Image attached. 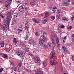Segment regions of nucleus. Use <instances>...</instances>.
Masks as SVG:
<instances>
[{
	"instance_id": "obj_41",
	"label": "nucleus",
	"mask_w": 74,
	"mask_h": 74,
	"mask_svg": "<svg viewBox=\"0 0 74 74\" xmlns=\"http://www.w3.org/2000/svg\"><path fill=\"white\" fill-rule=\"evenodd\" d=\"M52 56H55V52L54 51L53 52L52 54Z\"/></svg>"
},
{
	"instance_id": "obj_37",
	"label": "nucleus",
	"mask_w": 74,
	"mask_h": 74,
	"mask_svg": "<svg viewBox=\"0 0 74 74\" xmlns=\"http://www.w3.org/2000/svg\"><path fill=\"white\" fill-rule=\"evenodd\" d=\"M29 0H26L25 1V4H27L29 3Z\"/></svg>"
},
{
	"instance_id": "obj_59",
	"label": "nucleus",
	"mask_w": 74,
	"mask_h": 74,
	"mask_svg": "<svg viewBox=\"0 0 74 74\" xmlns=\"http://www.w3.org/2000/svg\"><path fill=\"white\" fill-rule=\"evenodd\" d=\"M52 8V7H50L49 8V9L50 10H51V9Z\"/></svg>"
},
{
	"instance_id": "obj_1",
	"label": "nucleus",
	"mask_w": 74,
	"mask_h": 74,
	"mask_svg": "<svg viewBox=\"0 0 74 74\" xmlns=\"http://www.w3.org/2000/svg\"><path fill=\"white\" fill-rule=\"evenodd\" d=\"M46 40L45 39H42V36L39 39V44L42 47L47 48V45L45 44V42H46Z\"/></svg>"
},
{
	"instance_id": "obj_47",
	"label": "nucleus",
	"mask_w": 74,
	"mask_h": 74,
	"mask_svg": "<svg viewBox=\"0 0 74 74\" xmlns=\"http://www.w3.org/2000/svg\"><path fill=\"white\" fill-rule=\"evenodd\" d=\"M40 47H37V48H36V49H37V50L39 51V50L40 49Z\"/></svg>"
},
{
	"instance_id": "obj_8",
	"label": "nucleus",
	"mask_w": 74,
	"mask_h": 74,
	"mask_svg": "<svg viewBox=\"0 0 74 74\" xmlns=\"http://www.w3.org/2000/svg\"><path fill=\"white\" fill-rule=\"evenodd\" d=\"M29 22L27 21H26L25 23V29L26 30H27L28 29L29 27Z\"/></svg>"
},
{
	"instance_id": "obj_19",
	"label": "nucleus",
	"mask_w": 74,
	"mask_h": 74,
	"mask_svg": "<svg viewBox=\"0 0 74 74\" xmlns=\"http://www.w3.org/2000/svg\"><path fill=\"white\" fill-rule=\"evenodd\" d=\"M50 63L52 65H55V63L53 61V60H52L50 61Z\"/></svg>"
},
{
	"instance_id": "obj_35",
	"label": "nucleus",
	"mask_w": 74,
	"mask_h": 74,
	"mask_svg": "<svg viewBox=\"0 0 74 74\" xmlns=\"http://www.w3.org/2000/svg\"><path fill=\"white\" fill-rule=\"evenodd\" d=\"M36 36H39L40 35H39V34H38V33H37V32H35V33Z\"/></svg>"
},
{
	"instance_id": "obj_25",
	"label": "nucleus",
	"mask_w": 74,
	"mask_h": 74,
	"mask_svg": "<svg viewBox=\"0 0 74 74\" xmlns=\"http://www.w3.org/2000/svg\"><path fill=\"white\" fill-rule=\"evenodd\" d=\"M3 58H5V59H6V58H8V56H7V55L6 54H3Z\"/></svg>"
},
{
	"instance_id": "obj_33",
	"label": "nucleus",
	"mask_w": 74,
	"mask_h": 74,
	"mask_svg": "<svg viewBox=\"0 0 74 74\" xmlns=\"http://www.w3.org/2000/svg\"><path fill=\"white\" fill-rule=\"evenodd\" d=\"M35 3H36V2L34 1H33L31 2V4H32V5H34Z\"/></svg>"
},
{
	"instance_id": "obj_46",
	"label": "nucleus",
	"mask_w": 74,
	"mask_h": 74,
	"mask_svg": "<svg viewBox=\"0 0 74 74\" xmlns=\"http://www.w3.org/2000/svg\"><path fill=\"white\" fill-rule=\"evenodd\" d=\"M66 38H67V36H66L65 37L63 38V39L66 40Z\"/></svg>"
},
{
	"instance_id": "obj_61",
	"label": "nucleus",
	"mask_w": 74,
	"mask_h": 74,
	"mask_svg": "<svg viewBox=\"0 0 74 74\" xmlns=\"http://www.w3.org/2000/svg\"><path fill=\"white\" fill-rule=\"evenodd\" d=\"M64 47H63H63H62V48H63V49H64Z\"/></svg>"
},
{
	"instance_id": "obj_62",
	"label": "nucleus",
	"mask_w": 74,
	"mask_h": 74,
	"mask_svg": "<svg viewBox=\"0 0 74 74\" xmlns=\"http://www.w3.org/2000/svg\"><path fill=\"white\" fill-rule=\"evenodd\" d=\"M1 17L2 18H4V16H2Z\"/></svg>"
},
{
	"instance_id": "obj_4",
	"label": "nucleus",
	"mask_w": 74,
	"mask_h": 74,
	"mask_svg": "<svg viewBox=\"0 0 74 74\" xmlns=\"http://www.w3.org/2000/svg\"><path fill=\"white\" fill-rule=\"evenodd\" d=\"M70 0H63L62 1V4L64 6H67L69 5V2Z\"/></svg>"
},
{
	"instance_id": "obj_12",
	"label": "nucleus",
	"mask_w": 74,
	"mask_h": 74,
	"mask_svg": "<svg viewBox=\"0 0 74 74\" xmlns=\"http://www.w3.org/2000/svg\"><path fill=\"white\" fill-rule=\"evenodd\" d=\"M23 32V29L22 27H20L18 30V32L19 33H21Z\"/></svg>"
},
{
	"instance_id": "obj_3",
	"label": "nucleus",
	"mask_w": 74,
	"mask_h": 74,
	"mask_svg": "<svg viewBox=\"0 0 74 74\" xmlns=\"http://www.w3.org/2000/svg\"><path fill=\"white\" fill-rule=\"evenodd\" d=\"M16 53L18 56L20 57H23L25 56V52L21 50L16 51Z\"/></svg>"
},
{
	"instance_id": "obj_42",
	"label": "nucleus",
	"mask_w": 74,
	"mask_h": 74,
	"mask_svg": "<svg viewBox=\"0 0 74 74\" xmlns=\"http://www.w3.org/2000/svg\"><path fill=\"white\" fill-rule=\"evenodd\" d=\"M52 42L53 43V45H55L56 44V43H55V40L52 41Z\"/></svg>"
},
{
	"instance_id": "obj_22",
	"label": "nucleus",
	"mask_w": 74,
	"mask_h": 74,
	"mask_svg": "<svg viewBox=\"0 0 74 74\" xmlns=\"http://www.w3.org/2000/svg\"><path fill=\"white\" fill-rule=\"evenodd\" d=\"M69 20V19H68L67 18H66L64 17H63L62 18V21L64 22L65 21H68Z\"/></svg>"
},
{
	"instance_id": "obj_39",
	"label": "nucleus",
	"mask_w": 74,
	"mask_h": 74,
	"mask_svg": "<svg viewBox=\"0 0 74 74\" xmlns=\"http://www.w3.org/2000/svg\"><path fill=\"white\" fill-rule=\"evenodd\" d=\"M60 27L61 29H64V25H61L60 26Z\"/></svg>"
},
{
	"instance_id": "obj_11",
	"label": "nucleus",
	"mask_w": 74,
	"mask_h": 74,
	"mask_svg": "<svg viewBox=\"0 0 74 74\" xmlns=\"http://www.w3.org/2000/svg\"><path fill=\"white\" fill-rule=\"evenodd\" d=\"M56 38L57 46L58 47H59V46H60V43H59V38L58 37H56Z\"/></svg>"
},
{
	"instance_id": "obj_60",
	"label": "nucleus",
	"mask_w": 74,
	"mask_h": 74,
	"mask_svg": "<svg viewBox=\"0 0 74 74\" xmlns=\"http://www.w3.org/2000/svg\"><path fill=\"white\" fill-rule=\"evenodd\" d=\"M63 42L64 43H65V40H63Z\"/></svg>"
},
{
	"instance_id": "obj_40",
	"label": "nucleus",
	"mask_w": 74,
	"mask_h": 74,
	"mask_svg": "<svg viewBox=\"0 0 74 74\" xmlns=\"http://www.w3.org/2000/svg\"><path fill=\"white\" fill-rule=\"evenodd\" d=\"M72 60L73 61H74V56H72Z\"/></svg>"
},
{
	"instance_id": "obj_38",
	"label": "nucleus",
	"mask_w": 74,
	"mask_h": 74,
	"mask_svg": "<svg viewBox=\"0 0 74 74\" xmlns=\"http://www.w3.org/2000/svg\"><path fill=\"white\" fill-rule=\"evenodd\" d=\"M31 56H32V57H33V54H32V53H28Z\"/></svg>"
},
{
	"instance_id": "obj_20",
	"label": "nucleus",
	"mask_w": 74,
	"mask_h": 74,
	"mask_svg": "<svg viewBox=\"0 0 74 74\" xmlns=\"http://www.w3.org/2000/svg\"><path fill=\"white\" fill-rule=\"evenodd\" d=\"M0 44L1 47H4V45H5V44H4V42L3 41H2V42H1Z\"/></svg>"
},
{
	"instance_id": "obj_44",
	"label": "nucleus",
	"mask_w": 74,
	"mask_h": 74,
	"mask_svg": "<svg viewBox=\"0 0 74 74\" xmlns=\"http://www.w3.org/2000/svg\"><path fill=\"white\" fill-rule=\"evenodd\" d=\"M9 0H7V1H5L6 3L7 4H9V2L8 1Z\"/></svg>"
},
{
	"instance_id": "obj_52",
	"label": "nucleus",
	"mask_w": 74,
	"mask_h": 74,
	"mask_svg": "<svg viewBox=\"0 0 74 74\" xmlns=\"http://www.w3.org/2000/svg\"><path fill=\"white\" fill-rule=\"evenodd\" d=\"M53 57H54V56H52L51 57V59H52Z\"/></svg>"
},
{
	"instance_id": "obj_27",
	"label": "nucleus",
	"mask_w": 74,
	"mask_h": 74,
	"mask_svg": "<svg viewBox=\"0 0 74 74\" xmlns=\"http://www.w3.org/2000/svg\"><path fill=\"white\" fill-rule=\"evenodd\" d=\"M22 66V63L21 62L19 63L18 64V67H21Z\"/></svg>"
},
{
	"instance_id": "obj_53",
	"label": "nucleus",
	"mask_w": 74,
	"mask_h": 74,
	"mask_svg": "<svg viewBox=\"0 0 74 74\" xmlns=\"http://www.w3.org/2000/svg\"><path fill=\"white\" fill-rule=\"evenodd\" d=\"M11 64L12 65H14V63H13V62H11Z\"/></svg>"
},
{
	"instance_id": "obj_5",
	"label": "nucleus",
	"mask_w": 74,
	"mask_h": 74,
	"mask_svg": "<svg viewBox=\"0 0 74 74\" xmlns=\"http://www.w3.org/2000/svg\"><path fill=\"white\" fill-rule=\"evenodd\" d=\"M7 21H5L4 24L5 25H4V26L1 25V28L2 29H3V30L4 31V32H5V29H7V27H6V26H7L8 27H9V24H10V23L9 24V26H8V24H6V23H7Z\"/></svg>"
},
{
	"instance_id": "obj_24",
	"label": "nucleus",
	"mask_w": 74,
	"mask_h": 74,
	"mask_svg": "<svg viewBox=\"0 0 74 74\" xmlns=\"http://www.w3.org/2000/svg\"><path fill=\"white\" fill-rule=\"evenodd\" d=\"M51 44L50 43H49L47 45V47L49 49L51 48Z\"/></svg>"
},
{
	"instance_id": "obj_43",
	"label": "nucleus",
	"mask_w": 74,
	"mask_h": 74,
	"mask_svg": "<svg viewBox=\"0 0 74 74\" xmlns=\"http://www.w3.org/2000/svg\"><path fill=\"white\" fill-rule=\"evenodd\" d=\"M3 71V68H1L0 69V72H2Z\"/></svg>"
},
{
	"instance_id": "obj_2",
	"label": "nucleus",
	"mask_w": 74,
	"mask_h": 74,
	"mask_svg": "<svg viewBox=\"0 0 74 74\" xmlns=\"http://www.w3.org/2000/svg\"><path fill=\"white\" fill-rule=\"evenodd\" d=\"M11 12H9L7 14V22H6L7 23H6V24H8V26H9L10 21L11 19Z\"/></svg>"
},
{
	"instance_id": "obj_29",
	"label": "nucleus",
	"mask_w": 74,
	"mask_h": 74,
	"mask_svg": "<svg viewBox=\"0 0 74 74\" xmlns=\"http://www.w3.org/2000/svg\"><path fill=\"white\" fill-rule=\"evenodd\" d=\"M49 15V13L48 12H46L45 15V17H47Z\"/></svg>"
},
{
	"instance_id": "obj_63",
	"label": "nucleus",
	"mask_w": 74,
	"mask_h": 74,
	"mask_svg": "<svg viewBox=\"0 0 74 74\" xmlns=\"http://www.w3.org/2000/svg\"><path fill=\"white\" fill-rule=\"evenodd\" d=\"M55 10V9H53V10H52V11H55V10Z\"/></svg>"
},
{
	"instance_id": "obj_34",
	"label": "nucleus",
	"mask_w": 74,
	"mask_h": 74,
	"mask_svg": "<svg viewBox=\"0 0 74 74\" xmlns=\"http://www.w3.org/2000/svg\"><path fill=\"white\" fill-rule=\"evenodd\" d=\"M51 19H53V20H54L55 18V16H52L51 17Z\"/></svg>"
},
{
	"instance_id": "obj_7",
	"label": "nucleus",
	"mask_w": 74,
	"mask_h": 74,
	"mask_svg": "<svg viewBox=\"0 0 74 74\" xmlns=\"http://www.w3.org/2000/svg\"><path fill=\"white\" fill-rule=\"evenodd\" d=\"M34 61L36 63H38L40 62V60L38 57H37L36 58L34 59Z\"/></svg>"
},
{
	"instance_id": "obj_9",
	"label": "nucleus",
	"mask_w": 74,
	"mask_h": 74,
	"mask_svg": "<svg viewBox=\"0 0 74 74\" xmlns=\"http://www.w3.org/2000/svg\"><path fill=\"white\" fill-rule=\"evenodd\" d=\"M47 34L45 32H43V36H41L40 38H41V37H42V38L43 39H45V40H46V37H47Z\"/></svg>"
},
{
	"instance_id": "obj_15",
	"label": "nucleus",
	"mask_w": 74,
	"mask_h": 74,
	"mask_svg": "<svg viewBox=\"0 0 74 74\" xmlns=\"http://www.w3.org/2000/svg\"><path fill=\"white\" fill-rule=\"evenodd\" d=\"M37 71L38 73H39L40 74H41L42 73V69H38Z\"/></svg>"
},
{
	"instance_id": "obj_31",
	"label": "nucleus",
	"mask_w": 74,
	"mask_h": 74,
	"mask_svg": "<svg viewBox=\"0 0 74 74\" xmlns=\"http://www.w3.org/2000/svg\"><path fill=\"white\" fill-rule=\"evenodd\" d=\"M12 69L14 71H17L16 70V68L15 67L13 66L12 67Z\"/></svg>"
},
{
	"instance_id": "obj_17",
	"label": "nucleus",
	"mask_w": 74,
	"mask_h": 74,
	"mask_svg": "<svg viewBox=\"0 0 74 74\" xmlns=\"http://www.w3.org/2000/svg\"><path fill=\"white\" fill-rule=\"evenodd\" d=\"M26 43V41H23L22 42H20V45H22V46L23 45H25V44Z\"/></svg>"
},
{
	"instance_id": "obj_45",
	"label": "nucleus",
	"mask_w": 74,
	"mask_h": 74,
	"mask_svg": "<svg viewBox=\"0 0 74 74\" xmlns=\"http://www.w3.org/2000/svg\"><path fill=\"white\" fill-rule=\"evenodd\" d=\"M4 2V0H0V2L1 3H3Z\"/></svg>"
},
{
	"instance_id": "obj_10",
	"label": "nucleus",
	"mask_w": 74,
	"mask_h": 74,
	"mask_svg": "<svg viewBox=\"0 0 74 74\" xmlns=\"http://www.w3.org/2000/svg\"><path fill=\"white\" fill-rule=\"evenodd\" d=\"M24 8H25V7H24L21 6L19 7L18 10L20 12H23V11H24Z\"/></svg>"
},
{
	"instance_id": "obj_58",
	"label": "nucleus",
	"mask_w": 74,
	"mask_h": 74,
	"mask_svg": "<svg viewBox=\"0 0 74 74\" xmlns=\"http://www.w3.org/2000/svg\"><path fill=\"white\" fill-rule=\"evenodd\" d=\"M72 5L74 4V1H73L72 2Z\"/></svg>"
},
{
	"instance_id": "obj_14",
	"label": "nucleus",
	"mask_w": 74,
	"mask_h": 74,
	"mask_svg": "<svg viewBox=\"0 0 74 74\" xmlns=\"http://www.w3.org/2000/svg\"><path fill=\"white\" fill-rule=\"evenodd\" d=\"M13 15L14 17L15 18H16L18 16V14L17 12H14L13 13Z\"/></svg>"
},
{
	"instance_id": "obj_57",
	"label": "nucleus",
	"mask_w": 74,
	"mask_h": 74,
	"mask_svg": "<svg viewBox=\"0 0 74 74\" xmlns=\"http://www.w3.org/2000/svg\"><path fill=\"white\" fill-rule=\"evenodd\" d=\"M21 1H18V3H21Z\"/></svg>"
},
{
	"instance_id": "obj_56",
	"label": "nucleus",
	"mask_w": 74,
	"mask_h": 74,
	"mask_svg": "<svg viewBox=\"0 0 74 74\" xmlns=\"http://www.w3.org/2000/svg\"><path fill=\"white\" fill-rule=\"evenodd\" d=\"M51 40L52 41V42L53 41H55L54 40H53V38H51Z\"/></svg>"
},
{
	"instance_id": "obj_6",
	"label": "nucleus",
	"mask_w": 74,
	"mask_h": 74,
	"mask_svg": "<svg viewBox=\"0 0 74 74\" xmlns=\"http://www.w3.org/2000/svg\"><path fill=\"white\" fill-rule=\"evenodd\" d=\"M29 44H33L34 47H36V44L34 41V40L33 39H30L29 40Z\"/></svg>"
},
{
	"instance_id": "obj_16",
	"label": "nucleus",
	"mask_w": 74,
	"mask_h": 74,
	"mask_svg": "<svg viewBox=\"0 0 74 74\" xmlns=\"http://www.w3.org/2000/svg\"><path fill=\"white\" fill-rule=\"evenodd\" d=\"M24 69L28 73H32V71L31 70H30V69H29L26 68H25Z\"/></svg>"
},
{
	"instance_id": "obj_30",
	"label": "nucleus",
	"mask_w": 74,
	"mask_h": 74,
	"mask_svg": "<svg viewBox=\"0 0 74 74\" xmlns=\"http://www.w3.org/2000/svg\"><path fill=\"white\" fill-rule=\"evenodd\" d=\"M72 28V27H71V26H69L67 27V29H68V30H71Z\"/></svg>"
},
{
	"instance_id": "obj_28",
	"label": "nucleus",
	"mask_w": 74,
	"mask_h": 74,
	"mask_svg": "<svg viewBox=\"0 0 74 74\" xmlns=\"http://www.w3.org/2000/svg\"><path fill=\"white\" fill-rule=\"evenodd\" d=\"M16 40V38H14V39L13 40V41L15 43H16L17 42H18V41Z\"/></svg>"
},
{
	"instance_id": "obj_32",
	"label": "nucleus",
	"mask_w": 74,
	"mask_h": 74,
	"mask_svg": "<svg viewBox=\"0 0 74 74\" xmlns=\"http://www.w3.org/2000/svg\"><path fill=\"white\" fill-rule=\"evenodd\" d=\"M42 20L43 21H47V19L45 17L42 18Z\"/></svg>"
},
{
	"instance_id": "obj_18",
	"label": "nucleus",
	"mask_w": 74,
	"mask_h": 74,
	"mask_svg": "<svg viewBox=\"0 0 74 74\" xmlns=\"http://www.w3.org/2000/svg\"><path fill=\"white\" fill-rule=\"evenodd\" d=\"M61 14H57L56 17L57 19H60V16H61Z\"/></svg>"
},
{
	"instance_id": "obj_23",
	"label": "nucleus",
	"mask_w": 74,
	"mask_h": 74,
	"mask_svg": "<svg viewBox=\"0 0 74 74\" xmlns=\"http://www.w3.org/2000/svg\"><path fill=\"white\" fill-rule=\"evenodd\" d=\"M57 13L58 14H62V11L60 9H58L57 10Z\"/></svg>"
},
{
	"instance_id": "obj_50",
	"label": "nucleus",
	"mask_w": 74,
	"mask_h": 74,
	"mask_svg": "<svg viewBox=\"0 0 74 74\" xmlns=\"http://www.w3.org/2000/svg\"><path fill=\"white\" fill-rule=\"evenodd\" d=\"M71 20L72 21H74V17H72L71 18Z\"/></svg>"
},
{
	"instance_id": "obj_49",
	"label": "nucleus",
	"mask_w": 74,
	"mask_h": 74,
	"mask_svg": "<svg viewBox=\"0 0 74 74\" xmlns=\"http://www.w3.org/2000/svg\"><path fill=\"white\" fill-rule=\"evenodd\" d=\"M56 8H57L56 6H54L53 8V10H55V9H56Z\"/></svg>"
},
{
	"instance_id": "obj_54",
	"label": "nucleus",
	"mask_w": 74,
	"mask_h": 74,
	"mask_svg": "<svg viewBox=\"0 0 74 74\" xmlns=\"http://www.w3.org/2000/svg\"><path fill=\"white\" fill-rule=\"evenodd\" d=\"M25 49H29V47H26V48H25Z\"/></svg>"
},
{
	"instance_id": "obj_36",
	"label": "nucleus",
	"mask_w": 74,
	"mask_h": 74,
	"mask_svg": "<svg viewBox=\"0 0 74 74\" xmlns=\"http://www.w3.org/2000/svg\"><path fill=\"white\" fill-rule=\"evenodd\" d=\"M28 38V36H26L25 37V40H27Z\"/></svg>"
},
{
	"instance_id": "obj_48",
	"label": "nucleus",
	"mask_w": 74,
	"mask_h": 74,
	"mask_svg": "<svg viewBox=\"0 0 74 74\" xmlns=\"http://www.w3.org/2000/svg\"><path fill=\"white\" fill-rule=\"evenodd\" d=\"M64 51H65V52H67L68 51V50L67 49H66V48L65 49H64Z\"/></svg>"
},
{
	"instance_id": "obj_13",
	"label": "nucleus",
	"mask_w": 74,
	"mask_h": 74,
	"mask_svg": "<svg viewBox=\"0 0 74 74\" xmlns=\"http://www.w3.org/2000/svg\"><path fill=\"white\" fill-rule=\"evenodd\" d=\"M12 25H14V24L16 23V18H13L12 20Z\"/></svg>"
},
{
	"instance_id": "obj_64",
	"label": "nucleus",
	"mask_w": 74,
	"mask_h": 74,
	"mask_svg": "<svg viewBox=\"0 0 74 74\" xmlns=\"http://www.w3.org/2000/svg\"><path fill=\"white\" fill-rule=\"evenodd\" d=\"M3 16V14H1L0 16H1V17L2 16Z\"/></svg>"
},
{
	"instance_id": "obj_26",
	"label": "nucleus",
	"mask_w": 74,
	"mask_h": 74,
	"mask_svg": "<svg viewBox=\"0 0 74 74\" xmlns=\"http://www.w3.org/2000/svg\"><path fill=\"white\" fill-rule=\"evenodd\" d=\"M47 62L46 61H45L43 62V65L44 67H45L46 66H47Z\"/></svg>"
},
{
	"instance_id": "obj_51",
	"label": "nucleus",
	"mask_w": 74,
	"mask_h": 74,
	"mask_svg": "<svg viewBox=\"0 0 74 74\" xmlns=\"http://www.w3.org/2000/svg\"><path fill=\"white\" fill-rule=\"evenodd\" d=\"M7 51H8V52H10V50L9 49H7Z\"/></svg>"
},
{
	"instance_id": "obj_21",
	"label": "nucleus",
	"mask_w": 74,
	"mask_h": 74,
	"mask_svg": "<svg viewBox=\"0 0 74 74\" xmlns=\"http://www.w3.org/2000/svg\"><path fill=\"white\" fill-rule=\"evenodd\" d=\"M33 21L34 22H35V23H39V21H37L36 18H34L33 19Z\"/></svg>"
},
{
	"instance_id": "obj_55",
	"label": "nucleus",
	"mask_w": 74,
	"mask_h": 74,
	"mask_svg": "<svg viewBox=\"0 0 74 74\" xmlns=\"http://www.w3.org/2000/svg\"><path fill=\"white\" fill-rule=\"evenodd\" d=\"M5 7H8V4H6V3H5Z\"/></svg>"
}]
</instances>
